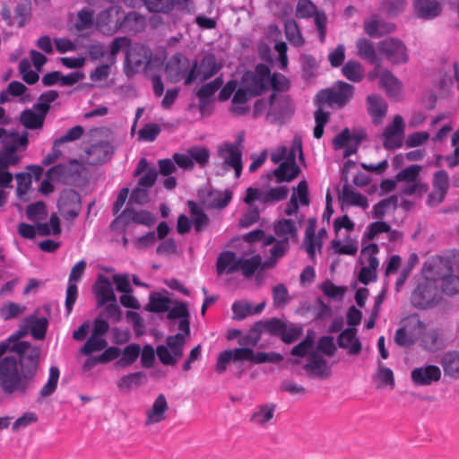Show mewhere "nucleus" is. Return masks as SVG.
I'll list each match as a JSON object with an SVG mask.
<instances>
[{"label": "nucleus", "mask_w": 459, "mask_h": 459, "mask_svg": "<svg viewBox=\"0 0 459 459\" xmlns=\"http://www.w3.org/2000/svg\"><path fill=\"white\" fill-rule=\"evenodd\" d=\"M24 322V329H20L0 342V387L7 394H24L38 371L39 349L19 340L27 333L28 329L35 339L42 340L47 332L48 320L30 316Z\"/></svg>", "instance_id": "obj_1"}, {"label": "nucleus", "mask_w": 459, "mask_h": 459, "mask_svg": "<svg viewBox=\"0 0 459 459\" xmlns=\"http://www.w3.org/2000/svg\"><path fill=\"white\" fill-rule=\"evenodd\" d=\"M282 356L276 352H255L251 348L242 347L234 350H226L220 353L216 370L223 373L230 361H248L252 364H262L266 362H280Z\"/></svg>", "instance_id": "obj_2"}, {"label": "nucleus", "mask_w": 459, "mask_h": 459, "mask_svg": "<svg viewBox=\"0 0 459 459\" xmlns=\"http://www.w3.org/2000/svg\"><path fill=\"white\" fill-rule=\"evenodd\" d=\"M195 68L197 61L191 60L181 53L170 56L165 66L167 78L172 82H178L184 79L185 85H190L196 80Z\"/></svg>", "instance_id": "obj_3"}, {"label": "nucleus", "mask_w": 459, "mask_h": 459, "mask_svg": "<svg viewBox=\"0 0 459 459\" xmlns=\"http://www.w3.org/2000/svg\"><path fill=\"white\" fill-rule=\"evenodd\" d=\"M354 87L344 82H338L332 88L322 90L316 97L318 105L331 108L343 107L353 96Z\"/></svg>", "instance_id": "obj_4"}, {"label": "nucleus", "mask_w": 459, "mask_h": 459, "mask_svg": "<svg viewBox=\"0 0 459 459\" xmlns=\"http://www.w3.org/2000/svg\"><path fill=\"white\" fill-rule=\"evenodd\" d=\"M241 142L242 137H239L238 143H224L218 148V156L221 160V169L222 173L233 169L236 178L240 177L243 169Z\"/></svg>", "instance_id": "obj_5"}, {"label": "nucleus", "mask_w": 459, "mask_h": 459, "mask_svg": "<svg viewBox=\"0 0 459 459\" xmlns=\"http://www.w3.org/2000/svg\"><path fill=\"white\" fill-rule=\"evenodd\" d=\"M378 252V246L375 243H370L361 249L359 260L361 268L359 272L358 279L365 285L376 281L377 279V271L379 266V261L376 255Z\"/></svg>", "instance_id": "obj_6"}, {"label": "nucleus", "mask_w": 459, "mask_h": 459, "mask_svg": "<svg viewBox=\"0 0 459 459\" xmlns=\"http://www.w3.org/2000/svg\"><path fill=\"white\" fill-rule=\"evenodd\" d=\"M442 298L438 284L423 278L411 293V303L419 308H428L436 306Z\"/></svg>", "instance_id": "obj_7"}, {"label": "nucleus", "mask_w": 459, "mask_h": 459, "mask_svg": "<svg viewBox=\"0 0 459 459\" xmlns=\"http://www.w3.org/2000/svg\"><path fill=\"white\" fill-rule=\"evenodd\" d=\"M294 112V105L289 96L273 93L269 100L266 119L271 123L283 124Z\"/></svg>", "instance_id": "obj_8"}, {"label": "nucleus", "mask_w": 459, "mask_h": 459, "mask_svg": "<svg viewBox=\"0 0 459 459\" xmlns=\"http://www.w3.org/2000/svg\"><path fill=\"white\" fill-rule=\"evenodd\" d=\"M166 344L159 345L156 354L162 364L174 366L183 356L185 335L182 333L170 335L166 339Z\"/></svg>", "instance_id": "obj_9"}, {"label": "nucleus", "mask_w": 459, "mask_h": 459, "mask_svg": "<svg viewBox=\"0 0 459 459\" xmlns=\"http://www.w3.org/2000/svg\"><path fill=\"white\" fill-rule=\"evenodd\" d=\"M151 51L144 45L135 43L126 51L124 70L127 76H133L150 63Z\"/></svg>", "instance_id": "obj_10"}, {"label": "nucleus", "mask_w": 459, "mask_h": 459, "mask_svg": "<svg viewBox=\"0 0 459 459\" xmlns=\"http://www.w3.org/2000/svg\"><path fill=\"white\" fill-rule=\"evenodd\" d=\"M67 27L74 35L78 37L88 36L96 27L94 12L88 7H83L76 13H70Z\"/></svg>", "instance_id": "obj_11"}, {"label": "nucleus", "mask_w": 459, "mask_h": 459, "mask_svg": "<svg viewBox=\"0 0 459 459\" xmlns=\"http://www.w3.org/2000/svg\"><path fill=\"white\" fill-rule=\"evenodd\" d=\"M270 69L264 64L256 65L254 72H246L242 84L255 96L262 94L269 85Z\"/></svg>", "instance_id": "obj_12"}, {"label": "nucleus", "mask_w": 459, "mask_h": 459, "mask_svg": "<svg viewBox=\"0 0 459 459\" xmlns=\"http://www.w3.org/2000/svg\"><path fill=\"white\" fill-rule=\"evenodd\" d=\"M289 189L285 186L273 188L248 187L247 189V195L244 202L250 203L258 201L264 204H274L284 200L287 197Z\"/></svg>", "instance_id": "obj_13"}, {"label": "nucleus", "mask_w": 459, "mask_h": 459, "mask_svg": "<svg viewBox=\"0 0 459 459\" xmlns=\"http://www.w3.org/2000/svg\"><path fill=\"white\" fill-rule=\"evenodd\" d=\"M378 51L392 64H404L409 59L404 43L395 38H386L378 43Z\"/></svg>", "instance_id": "obj_14"}, {"label": "nucleus", "mask_w": 459, "mask_h": 459, "mask_svg": "<svg viewBox=\"0 0 459 459\" xmlns=\"http://www.w3.org/2000/svg\"><path fill=\"white\" fill-rule=\"evenodd\" d=\"M452 272L450 261L442 256H431L423 265L422 275L424 279L434 281L438 284L444 280L449 273Z\"/></svg>", "instance_id": "obj_15"}, {"label": "nucleus", "mask_w": 459, "mask_h": 459, "mask_svg": "<svg viewBox=\"0 0 459 459\" xmlns=\"http://www.w3.org/2000/svg\"><path fill=\"white\" fill-rule=\"evenodd\" d=\"M122 13V8L117 5L100 12L95 18L96 27L100 31L107 35H112L120 31V16Z\"/></svg>", "instance_id": "obj_16"}, {"label": "nucleus", "mask_w": 459, "mask_h": 459, "mask_svg": "<svg viewBox=\"0 0 459 459\" xmlns=\"http://www.w3.org/2000/svg\"><path fill=\"white\" fill-rule=\"evenodd\" d=\"M81 170V163L76 160H70L66 163L53 166L47 171L46 176L53 181L69 185L76 179Z\"/></svg>", "instance_id": "obj_17"}, {"label": "nucleus", "mask_w": 459, "mask_h": 459, "mask_svg": "<svg viewBox=\"0 0 459 459\" xmlns=\"http://www.w3.org/2000/svg\"><path fill=\"white\" fill-rule=\"evenodd\" d=\"M296 15L299 18L315 17V24L318 31L319 39L324 42L326 35V16L319 13L310 0H299L297 4Z\"/></svg>", "instance_id": "obj_18"}, {"label": "nucleus", "mask_w": 459, "mask_h": 459, "mask_svg": "<svg viewBox=\"0 0 459 459\" xmlns=\"http://www.w3.org/2000/svg\"><path fill=\"white\" fill-rule=\"evenodd\" d=\"M405 124L400 115H396L393 122L383 133V144L386 149H396L402 146Z\"/></svg>", "instance_id": "obj_19"}, {"label": "nucleus", "mask_w": 459, "mask_h": 459, "mask_svg": "<svg viewBox=\"0 0 459 459\" xmlns=\"http://www.w3.org/2000/svg\"><path fill=\"white\" fill-rule=\"evenodd\" d=\"M86 262L84 260H81L76 263L71 270L65 297V309L67 315H70L72 312L74 305L77 299L78 288L76 282L81 280L86 269Z\"/></svg>", "instance_id": "obj_20"}, {"label": "nucleus", "mask_w": 459, "mask_h": 459, "mask_svg": "<svg viewBox=\"0 0 459 459\" xmlns=\"http://www.w3.org/2000/svg\"><path fill=\"white\" fill-rule=\"evenodd\" d=\"M113 155L112 145L106 141L91 144L85 151V162L91 166L107 162Z\"/></svg>", "instance_id": "obj_21"}, {"label": "nucleus", "mask_w": 459, "mask_h": 459, "mask_svg": "<svg viewBox=\"0 0 459 459\" xmlns=\"http://www.w3.org/2000/svg\"><path fill=\"white\" fill-rule=\"evenodd\" d=\"M58 207L65 220L75 219L81 212L80 195L74 190L65 191L58 201Z\"/></svg>", "instance_id": "obj_22"}, {"label": "nucleus", "mask_w": 459, "mask_h": 459, "mask_svg": "<svg viewBox=\"0 0 459 459\" xmlns=\"http://www.w3.org/2000/svg\"><path fill=\"white\" fill-rule=\"evenodd\" d=\"M411 378L415 385H430L440 380L441 370L436 365L415 368L411 372Z\"/></svg>", "instance_id": "obj_23"}, {"label": "nucleus", "mask_w": 459, "mask_h": 459, "mask_svg": "<svg viewBox=\"0 0 459 459\" xmlns=\"http://www.w3.org/2000/svg\"><path fill=\"white\" fill-rule=\"evenodd\" d=\"M304 368L310 377L321 379L327 378L332 372L327 360L316 352L308 354Z\"/></svg>", "instance_id": "obj_24"}, {"label": "nucleus", "mask_w": 459, "mask_h": 459, "mask_svg": "<svg viewBox=\"0 0 459 459\" xmlns=\"http://www.w3.org/2000/svg\"><path fill=\"white\" fill-rule=\"evenodd\" d=\"M264 245H273V247L269 250L270 258L264 262L263 269L273 267L277 261L283 257L290 248V243L286 239H278L273 236H267L264 240Z\"/></svg>", "instance_id": "obj_25"}, {"label": "nucleus", "mask_w": 459, "mask_h": 459, "mask_svg": "<svg viewBox=\"0 0 459 459\" xmlns=\"http://www.w3.org/2000/svg\"><path fill=\"white\" fill-rule=\"evenodd\" d=\"M448 186V174L445 170L437 171L433 177L434 191L429 196V204L436 205L440 204L447 193Z\"/></svg>", "instance_id": "obj_26"}, {"label": "nucleus", "mask_w": 459, "mask_h": 459, "mask_svg": "<svg viewBox=\"0 0 459 459\" xmlns=\"http://www.w3.org/2000/svg\"><path fill=\"white\" fill-rule=\"evenodd\" d=\"M276 404L268 403L257 405L250 415L249 421L257 427L267 428L274 418Z\"/></svg>", "instance_id": "obj_27"}, {"label": "nucleus", "mask_w": 459, "mask_h": 459, "mask_svg": "<svg viewBox=\"0 0 459 459\" xmlns=\"http://www.w3.org/2000/svg\"><path fill=\"white\" fill-rule=\"evenodd\" d=\"M139 176L137 185L150 189L157 180L158 171L154 167L150 168L148 160L142 158L134 171V177Z\"/></svg>", "instance_id": "obj_28"}, {"label": "nucleus", "mask_w": 459, "mask_h": 459, "mask_svg": "<svg viewBox=\"0 0 459 459\" xmlns=\"http://www.w3.org/2000/svg\"><path fill=\"white\" fill-rule=\"evenodd\" d=\"M359 139L351 135L349 129H343L338 134L333 141V145L335 150L345 148L343 157L347 158L354 154L359 147Z\"/></svg>", "instance_id": "obj_29"}, {"label": "nucleus", "mask_w": 459, "mask_h": 459, "mask_svg": "<svg viewBox=\"0 0 459 459\" xmlns=\"http://www.w3.org/2000/svg\"><path fill=\"white\" fill-rule=\"evenodd\" d=\"M375 73L379 78V83L390 97L395 98L401 91L400 81L388 70L382 69L380 65L375 68Z\"/></svg>", "instance_id": "obj_30"}, {"label": "nucleus", "mask_w": 459, "mask_h": 459, "mask_svg": "<svg viewBox=\"0 0 459 459\" xmlns=\"http://www.w3.org/2000/svg\"><path fill=\"white\" fill-rule=\"evenodd\" d=\"M221 69V65L217 63L216 57L212 54L205 55L200 63L197 62L195 68L196 80L206 81L212 77Z\"/></svg>", "instance_id": "obj_31"}, {"label": "nucleus", "mask_w": 459, "mask_h": 459, "mask_svg": "<svg viewBox=\"0 0 459 459\" xmlns=\"http://www.w3.org/2000/svg\"><path fill=\"white\" fill-rule=\"evenodd\" d=\"M414 10L416 14L425 20H431L441 13V4L437 0H415Z\"/></svg>", "instance_id": "obj_32"}, {"label": "nucleus", "mask_w": 459, "mask_h": 459, "mask_svg": "<svg viewBox=\"0 0 459 459\" xmlns=\"http://www.w3.org/2000/svg\"><path fill=\"white\" fill-rule=\"evenodd\" d=\"M239 258L231 251L221 252L216 262V270L218 274L234 273L238 271Z\"/></svg>", "instance_id": "obj_33"}, {"label": "nucleus", "mask_w": 459, "mask_h": 459, "mask_svg": "<svg viewBox=\"0 0 459 459\" xmlns=\"http://www.w3.org/2000/svg\"><path fill=\"white\" fill-rule=\"evenodd\" d=\"M338 345L348 351L351 355H357L361 351V343L356 336L354 328H347L338 337Z\"/></svg>", "instance_id": "obj_34"}, {"label": "nucleus", "mask_w": 459, "mask_h": 459, "mask_svg": "<svg viewBox=\"0 0 459 459\" xmlns=\"http://www.w3.org/2000/svg\"><path fill=\"white\" fill-rule=\"evenodd\" d=\"M117 221H122L125 223L135 222L146 226H150L154 223V218L151 212L139 210L136 211L133 208H126L122 214L117 219Z\"/></svg>", "instance_id": "obj_35"}, {"label": "nucleus", "mask_w": 459, "mask_h": 459, "mask_svg": "<svg viewBox=\"0 0 459 459\" xmlns=\"http://www.w3.org/2000/svg\"><path fill=\"white\" fill-rule=\"evenodd\" d=\"M169 405L164 394H160L155 399L152 408L146 412V425L159 423L165 420Z\"/></svg>", "instance_id": "obj_36"}, {"label": "nucleus", "mask_w": 459, "mask_h": 459, "mask_svg": "<svg viewBox=\"0 0 459 459\" xmlns=\"http://www.w3.org/2000/svg\"><path fill=\"white\" fill-rule=\"evenodd\" d=\"M422 347L431 352L441 350L445 345V338L441 330L429 329L421 336Z\"/></svg>", "instance_id": "obj_37"}, {"label": "nucleus", "mask_w": 459, "mask_h": 459, "mask_svg": "<svg viewBox=\"0 0 459 459\" xmlns=\"http://www.w3.org/2000/svg\"><path fill=\"white\" fill-rule=\"evenodd\" d=\"M297 152H299V157L302 158L303 152L301 149V143L295 141L291 150L289 152H287L285 160L278 167L279 173L282 172L288 167L290 169L292 174L289 178H296L300 172V169L296 163Z\"/></svg>", "instance_id": "obj_38"}, {"label": "nucleus", "mask_w": 459, "mask_h": 459, "mask_svg": "<svg viewBox=\"0 0 459 459\" xmlns=\"http://www.w3.org/2000/svg\"><path fill=\"white\" fill-rule=\"evenodd\" d=\"M440 364L446 376L454 379L459 378V351L445 352L440 359Z\"/></svg>", "instance_id": "obj_39"}, {"label": "nucleus", "mask_w": 459, "mask_h": 459, "mask_svg": "<svg viewBox=\"0 0 459 459\" xmlns=\"http://www.w3.org/2000/svg\"><path fill=\"white\" fill-rule=\"evenodd\" d=\"M368 111L375 123H380L386 114L387 104L379 95L368 96Z\"/></svg>", "instance_id": "obj_40"}, {"label": "nucleus", "mask_w": 459, "mask_h": 459, "mask_svg": "<svg viewBox=\"0 0 459 459\" xmlns=\"http://www.w3.org/2000/svg\"><path fill=\"white\" fill-rule=\"evenodd\" d=\"M394 24L386 22L375 15L365 22V31L370 37H377L394 30Z\"/></svg>", "instance_id": "obj_41"}, {"label": "nucleus", "mask_w": 459, "mask_h": 459, "mask_svg": "<svg viewBox=\"0 0 459 459\" xmlns=\"http://www.w3.org/2000/svg\"><path fill=\"white\" fill-rule=\"evenodd\" d=\"M120 31L137 32L143 29L145 18L136 12H129L123 17L120 16Z\"/></svg>", "instance_id": "obj_42"}, {"label": "nucleus", "mask_w": 459, "mask_h": 459, "mask_svg": "<svg viewBox=\"0 0 459 459\" xmlns=\"http://www.w3.org/2000/svg\"><path fill=\"white\" fill-rule=\"evenodd\" d=\"M98 306L102 307L108 302L117 301L111 283L107 279L98 281L94 287Z\"/></svg>", "instance_id": "obj_43"}, {"label": "nucleus", "mask_w": 459, "mask_h": 459, "mask_svg": "<svg viewBox=\"0 0 459 459\" xmlns=\"http://www.w3.org/2000/svg\"><path fill=\"white\" fill-rule=\"evenodd\" d=\"M273 230L278 239H286L288 243L291 239H297L296 223L290 219L278 221L275 222Z\"/></svg>", "instance_id": "obj_44"}, {"label": "nucleus", "mask_w": 459, "mask_h": 459, "mask_svg": "<svg viewBox=\"0 0 459 459\" xmlns=\"http://www.w3.org/2000/svg\"><path fill=\"white\" fill-rule=\"evenodd\" d=\"M342 201L348 205L359 206L366 209L368 206V199L365 195L345 185L342 189Z\"/></svg>", "instance_id": "obj_45"}, {"label": "nucleus", "mask_w": 459, "mask_h": 459, "mask_svg": "<svg viewBox=\"0 0 459 459\" xmlns=\"http://www.w3.org/2000/svg\"><path fill=\"white\" fill-rule=\"evenodd\" d=\"M46 115L36 109H26L21 115V123L28 129H38L42 127Z\"/></svg>", "instance_id": "obj_46"}, {"label": "nucleus", "mask_w": 459, "mask_h": 459, "mask_svg": "<svg viewBox=\"0 0 459 459\" xmlns=\"http://www.w3.org/2000/svg\"><path fill=\"white\" fill-rule=\"evenodd\" d=\"M398 205V197L392 195L379 201L373 206L372 216L375 219H382L388 212L394 211Z\"/></svg>", "instance_id": "obj_47"}, {"label": "nucleus", "mask_w": 459, "mask_h": 459, "mask_svg": "<svg viewBox=\"0 0 459 459\" xmlns=\"http://www.w3.org/2000/svg\"><path fill=\"white\" fill-rule=\"evenodd\" d=\"M358 55L373 65H379V59L376 53L373 43L367 39H359L357 41Z\"/></svg>", "instance_id": "obj_48"}, {"label": "nucleus", "mask_w": 459, "mask_h": 459, "mask_svg": "<svg viewBox=\"0 0 459 459\" xmlns=\"http://www.w3.org/2000/svg\"><path fill=\"white\" fill-rule=\"evenodd\" d=\"M264 263L262 257L259 255H253L249 258H239L238 271H241L242 274L247 277H252L258 268L263 269Z\"/></svg>", "instance_id": "obj_49"}, {"label": "nucleus", "mask_w": 459, "mask_h": 459, "mask_svg": "<svg viewBox=\"0 0 459 459\" xmlns=\"http://www.w3.org/2000/svg\"><path fill=\"white\" fill-rule=\"evenodd\" d=\"M171 300L160 293H152L146 309L154 313L166 312L169 308Z\"/></svg>", "instance_id": "obj_50"}, {"label": "nucleus", "mask_w": 459, "mask_h": 459, "mask_svg": "<svg viewBox=\"0 0 459 459\" xmlns=\"http://www.w3.org/2000/svg\"><path fill=\"white\" fill-rule=\"evenodd\" d=\"M141 347L139 344L132 343L127 345L122 352V358L116 365L122 368L132 365L139 357Z\"/></svg>", "instance_id": "obj_51"}, {"label": "nucleus", "mask_w": 459, "mask_h": 459, "mask_svg": "<svg viewBox=\"0 0 459 459\" xmlns=\"http://www.w3.org/2000/svg\"><path fill=\"white\" fill-rule=\"evenodd\" d=\"M59 375L60 371L57 367H50L48 379L39 391L41 397L46 398L54 394L57 387Z\"/></svg>", "instance_id": "obj_52"}, {"label": "nucleus", "mask_w": 459, "mask_h": 459, "mask_svg": "<svg viewBox=\"0 0 459 459\" xmlns=\"http://www.w3.org/2000/svg\"><path fill=\"white\" fill-rule=\"evenodd\" d=\"M342 74L350 81L359 82L363 79L364 72L361 65L357 61L347 62L342 69Z\"/></svg>", "instance_id": "obj_53"}, {"label": "nucleus", "mask_w": 459, "mask_h": 459, "mask_svg": "<svg viewBox=\"0 0 459 459\" xmlns=\"http://www.w3.org/2000/svg\"><path fill=\"white\" fill-rule=\"evenodd\" d=\"M108 346V342L104 337H97L92 334L88 338L81 348L83 355H90L95 351H100Z\"/></svg>", "instance_id": "obj_54"}, {"label": "nucleus", "mask_w": 459, "mask_h": 459, "mask_svg": "<svg viewBox=\"0 0 459 459\" xmlns=\"http://www.w3.org/2000/svg\"><path fill=\"white\" fill-rule=\"evenodd\" d=\"M232 198V194L226 191H213L209 195V204L212 208L222 209L226 207Z\"/></svg>", "instance_id": "obj_55"}, {"label": "nucleus", "mask_w": 459, "mask_h": 459, "mask_svg": "<svg viewBox=\"0 0 459 459\" xmlns=\"http://www.w3.org/2000/svg\"><path fill=\"white\" fill-rule=\"evenodd\" d=\"M38 233L41 236L47 235H58L61 232L59 218L56 214H52L48 223H38L37 224Z\"/></svg>", "instance_id": "obj_56"}, {"label": "nucleus", "mask_w": 459, "mask_h": 459, "mask_svg": "<svg viewBox=\"0 0 459 459\" xmlns=\"http://www.w3.org/2000/svg\"><path fill=\"white\" fill-rule=\"evenodd\" d=\"M407 6L405 0H384L381 3L380 10L386 13L389 16H396Z\"/></svg>", "instance_id": "obj_57"}, {"label": "nucleus", "mask_w": 459, "mask_h": 459, "mask_svg": "<svg viewBox=\"0 0 459 459\" xmlns=\"http://www.w3.org/2000/svg\"><path fill=\"white\" fill-rule=\"evenodd\" d=\"M144 377L143 372H134L123 376L117 382V387L120 390H128L133 386H138L142 385V379Z\"/></svg>", "instance_id": "obj_58"}, {"label": "nucleus", "mask_w": 459, "mask_h": 459, "mask_svg": "<svg viewBox=\"0 0 459 459\" xmlns=\"http://www.w3.org/2000/svg\"><path fill=\"white\" fill-rule=\"evenodd\" d=\"M223 84V80L217 77L213 81L204 84L197 91V96L201 101H204L212 97Z\"/></svg>", "instance_id": "obj_59"}, {"label": "nucleus", "mask_w": 459, "mask_h": 459, "mask_svg": "<svg viewBox=\"0 0 459 459\" xmlns=\"http://www.w3.org/2000/svg\"><path fill=\"white\" fill-rule=\"evenodd\" d=\"M391 231V227L388 223L385 221H375L370 223L364 232L363 239L367 238L368 240H372L377 238L381 233H387Z\"/></svg>", "instance_id": "obj_60"}, {"label": "nucleus", "mask_w": 459, "mask_h": 459, "mask_svg": "<svg viewBox=\"0 0 459 459\" xmlns=\"http://www.w3.org/2000/svg\"><path fill=\"white\" fill-rule=\"evenodd\" d=\"M442 294L455 295L459 293V277L451 273L439 283Z\"/></svg>", "instance_id": "obj_61"}, {"label": "nucleus", "mask_w": 459, "mask_h": 459, "mask_svg": "<svg viewBox=\"0 0 459 459\" xmlns=\"http://www.w3.org/2000/svg\"><path fill=\"white\" fill-rule=\"evenodd\" d=\"M192 160L196 162L200 167H204L210 159V152L205 147L193 146L187 150Z\"/></svg>", "instance_id": "obj_62"}, {"label": "nucleus", "mask_w": 459, "mask_h": 459, "mask_svg": "<svg viewBox=\"0 0 459 459\" xmlns=\"http://www.w3.org/2000/svg\"><path fill=\"white\" fill-rule=\"evenodd\" d=\"M285 35L287 39L294 46L299 47L304 40L296 22L290 21L285 23Z\"/></svg>", "instance_id": "obj_63"}, {"label": "nucleus", "mask_w": 459, "mask_h": 459, "mask_svg": "<svg viewBox=\"0 0 459 459\" xmlns=\"http://www.w3.org/2000/svg\"><path fill=\"white\" fill-rule=\"evenodd\" d=\"M161 129L160 126L154 123L146 124L138 132V140L143 142H153L160 134Z\"/></svg>", "instance_id": "obj_64"}]
</instances>
